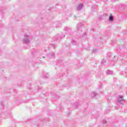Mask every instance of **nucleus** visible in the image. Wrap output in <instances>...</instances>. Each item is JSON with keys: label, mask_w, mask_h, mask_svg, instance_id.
<instances>
[{"label": "nucleus", "mask_w": 127, "mask_h": 127, "mask_svg": "<svg viewBox=\"0 0 127 127\" xmlns=\"http://www.w3.org/2000/svg\"><path fill=\"white\" fill-rule=\"evenodd\" d=\"M123 99V96H119V98L118 99V100L116 101V103H117L118 104H121V105H124V103H125V100H124Z\"/></svg>", "instance_id": "f257e3e1"}, {"label": "nucleus", "mask_w": 127, "mask_h": 127, "mask_svg": "<svg viewBox=\"0 0 127 127\" xmlns=\"http://www.w3.org/2000/svg\"><path fill=\"white\" fill-rule=\"evenodd\" d=\"M83 6H84V5H83V3L79 4L77 7V10H81V9L83 8Z\"/></svg>", "instance_id": "f03ea898"}, {"label": "nucleus", "mask_w": 127, "mask_h": 127, "mask_svg": "<svg viewBox=\"0 0 127 127\" xmlns=\"http://www.w3.org/2000/svg\"><path fill=\"white\" fill-rule=\"evenodd\" d=\"M109 19L110 21H113V20H114V17L113 16V15L112 14H110Z\"/></svg>", "instance_id": "7ed1b4c3"}, {"label": "nucleus", "mask_w": 127, "mask_h": 127, "mask_svg": "<svg viewBox=\"0 0 127 127\" xmlns=\"http://www.w3.org/2000/svg\"><path fill=\"white\" fill-rule=\"evenodd\" d=\"M43 75V78H48V77H49V74H48V73L44 72Z\"/></svg>", "instance_id": "20e7f679"}, {"label": "nucleus", "mask_w": 127, "mask_h": 127, "mask_svg": "<svg viewBox=\"0 0 127 127\" xmlns=\"http://www.w3.org/2000/svg\"><path fill=\"white\" fill-rule=\"evenodd\" d=\"M106 74H107V75H111V74H113V71L110 70H108L106 71Z\"/></svg>", "instance_id": "39448f33"}, {"label": "nucleus", "mask_w": 127, "mask_h": 127, "mask_svg": "<svg viewBox=\"0 0 127 127\" xmlns=\"http://www.w3.org/2000/svg\"><path fill=\"white\" fill-rule=\"evenodd\" d=\"M56 37L57 38V41H59L61 39V36L60 35H57Z\"/></svg>", "instance_id": "423d86ee"}, {"label": "nucleus", "mask_w": 127, "mask_h": 127, "mask_svg": "<svg viewBox=\"0 0 127 127\" xmlns=\"http://www.w3.org/2000/svg\"><path fill=\"white\" fill-rule=\"evenodd\" d=\"M106 63V60H103L101 62V65H104Z\"/></svg>", "instance_id": "0eeeda50"}, {"label": "nucleus", "mask_w": 127, "mask_h": 127, "mask_svg": "<svg viewBox=\"0 0 127 127\" xmlns=\"http://www.w3.org/2000/svg\"><path fill=\"white\" fill-rule=\"evenodd\" d=\"M97 49L93 50L92 53H96V52H97Z\"/></svg>", "instance_id": "6e6552de"}, {"label": "nucleus", "mask_w": 127, "mask_h": 127, "mask_svg": "<svg viewBox=\"0 0 127 127\" xmlns=\"http://www.w3.org/2000/svg\"><path fill=\"white\" fill-rule=\"evenodd\" d=\"M93 95H94V97H96V96H97V95H98V94L96 93L95 92H93Z\"/></svg>", "instance_id": "1a4fd4ad"}, {"label": "nucleus", "mask_w": 127, "mask_h": 127, "mask_svg": "<svg viewBox=\"0 0 127 127\" xmlns=\"http://www.w3.org/2000/svg\"><path fill=\"white\" fill-rule=\"evenodd\" d=\"M81 27H79V28H78V26L77 27V30H81Z\"/></svg>", "instance_id": "9d476101"}, {"label": "nucleus", "mask_w": 127, "mask_h": 127, "mask_svg": "<svg viewBox=\"0 0 127 127\" xmlns=\"http://www.w3.org/2000/svg\"><path fill=\"white\" fill-rule=\"evenodd\" d=\"M107 123V121L106 120H103L102 122V124H106Z\"/></svg>", "instance_id": "9b49d317"}, {"label": "nucleus", "mask_w": 127, "mask_h": 127, "mask_svg": "<svg viewBox=\"0 0 127 127\" xmlns=\"http://www.w3.org/2000/svg\"><path fill=\"white\" fill-rule=\"evenodd\" d=\"M76 43V42H75V41H72V44H75Z\"/></svg>", "instance_id": "f8f14e48"}, {"label": "nucleus", "mask_w": 127, "mask_h": 127, "mask_svg": "<svg viewBox=\"0 0 127 127\" xmlns=\"http://www.w3.org/2000/svg\"><path fill=\"white\" fill-rule=\"evenodd\" d=\"M54 55H55V54L54 53L52 54H51L52 57H53V56H54Z\"/></svg>", "instance_id": "ddd939ff"}, {"label": "nucleus", "mask_w": 127, "mask_h": 127, "mask_svg": "<svg viewBox=\"0 0 127 127\" xmlns=\"http://www.w3.org/2000/svg\"><path fill=\"white\" fill-rule=\"evenodd\" d=\"M52 47H53L54 49H55V45H53Z\"/></svg>", "instance_id": "4468645a"}, {"label": "nucleus", "mask_w": 127, "mask_h": 127, "mask_svg": "<svg viewBox=\"0 0 127 127\" xmlns=\"http://www.w3.org/2000/svg\"><path fill=\"white\" fill-rule=\"evenodd\" d=\"M113 0V1H117V0Z\"/></svg>", "instance_id": "2eb2a0df"}, {"label": "nucleus", "mask_w": 127, "mask_h": 127, "mask_svg": "<svg viewBox=\"0 0 127 127\" xmlns=\"http://www.w3.org/2000/svg\"><path fill=\"white\" fill-rule=\"evenodd\" d=\"M65 37V35H63V38Z\"/></svg>", "instance_id": "dca6fc26"}, {"label": "nucleus", "mask_w": 127, "mask_h": 127, "mask_svg": "<svg viewBox=\"0 0 127 127\" xmlns=\"http://www.w3.org/2000/svg\"><path fill=\"white\" fill-rule=\"evenodd\" d=\"M80 24H81V23H79V24H78V25H80Z\"/></svg>", "instance_id": "f3484780"}, {"label": "nucleus", "mask_w": 127, "mask_h": 127, "mask_svg": "<svg viewBox=\"0 0 127 127\" xmlns=\"http://www.w3.org/2000/svg\"><path fill=\"white\" fill-rule=\"evenodd\" d=\"M65 28H68L67 27H65Z\"/></svg>", "instance_id": "a211bd4d"}, {"label": "nucleus", "mask_w": 127, "mask_h": 127, "mask_svg": "<svg viewBox=\"0 0 127 127\" xmlns=\"http://www.w3.org/2000/svg\"><path fill=\"white\" fill-rule=\"evenodd\" d=\"M85 35H86V33H84Z\"/></svg>", "instance_id": "6ab92c4d"}]
</instances>
